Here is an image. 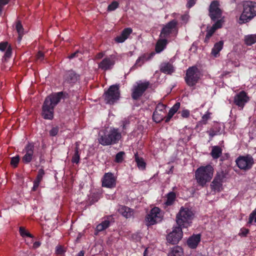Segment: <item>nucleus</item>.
Masks as SVG:
<instances>
[{
  "mask_svg": "<svg viewBox=\"0 0 256 256\" xmlns=\"http://www.w3.org/2000/svg\"><path fill=\"white\" fill-rule=\"evenodd\" d=\"M122 138L121 133L118 128H110L109 130H100L98 135V142L100 144L106 146L116 144Z\"/></svg>",
  "mask_w": 256,
  "mask_h": 256,
  "instance_id": "nucleus-1",
  "label": "nucleus"
},
{
  "mask_svg": "<svg viewBox=\"0 0 256 256\" xmlns=\"http://www.w3.org/2000/svg\"><path fill=\"white\" fill-rule=\"evenodd\" d=\"M242 7V12L238 20L240 24L247 23L256 16V2L244 1L243 2Z\"/></svg>",
  "mask_w": 256,
  "mask_h": 256,
  "instance_id": "nucleus-2",
  "label": "nucleus"
},
{
  "mask_svg": "<svg viewBox=\"0 0 256 256\" xmlns=\"http://www.w3.org/2000/svg\"><path fill=\"white\" fill-rule=\"evenodd\" d=\"M194 214L191 209L182 206L176 215V220L178 227L187 228L191 225Z\"/></svg>",
  "mask_w": 256,
  "mask_h": 256,
  "instance_id": "nucleus-3",
  "label": "nucleus"
},
{
  "mask_svg": "<svg viewBox=\"0 0 256 256\" xmlns=\"http://www.w3.org/2000/svg\"><path fill=\"white\" fill-rule=\"evenodd\" d=\"M214 170L210 164L201 166L195 172L196 179L199 185L204 186L210 182L214 174Z\"/></svg>",
  "mask_w": 256,
  "mask_h": 256,
  "instance_id": "nucleus-4",
  "label": "nucleus"
},
{
  "mask_svg": "<svg viewBox=\"0 0 256 256\" xmlns=\"http://www.w3.org/2000/svg\"><path fill=\"white\" fill-rule=\"evenodd\" d=\"M120 94L119 84H113L104 92L103 97L106 104H113L120 99Z\"/></svg>",
  "mask_w": 256,
  "mask_h": 256,
  "instance_id": "nucleus-5",
  "label": "nucleus"
},
{
  "mask_svg": "<svg viewBox=\"0 0 256 256\" xmlns=\"http://www.w3.org/2000/svg\"><path fill=\"white\" fill-rule=\"evenodd\" d=\"M200 72L196 66H192L186 70L184 80L189 86H194L200 78Z\"/></svg>",
  "mask_w": 256,
  "mask_h": 256,
  "instance_id": "nucleus-6",
  "label": "nucleus"
},
{
  "mask_svg": "<svg viewBox=\"0 0 256 256\" xmlns=\"http://www.w3.org/2000/svg\"><path fill=\"white\" fill-rule=\"evenodd\" d=\"M236 163L240 170L246 172L252 168L254 162L252 156L247 154L246 156H238L236 160Z\"/></svg>",
  "mask_w": 256,
  "mask_h": 256,
  "instance_id": "nucleus-7",
  "label": "nucleus"
},
{
  "mask_svg": "<svg viewBox=\"0 0 256 256\" xmlns=\"http://www.w3.org/2000/svg\"><path fill=\"white\" fill-rule=\"evenodd\" d=\"M150 85L148 81L144 82H136V84L134 86L131 94L132 98L134 100H138L143 95Z\"/></svg>",
  "mask_w": 256,
  "mask_h": 256,
  "instance_id": "nucleus-8",
  "label": "nucleus"
},
{
  "mask_svg": "<svg viewBox=\"0 0 256 256\" xmlns=\"http://www.w3.org/2000/svg\"><path fill=\"white\" fill-rule=\"evenodd\" d=\"M162 216L160 208L158 207H154L152 208L150 213L146 217V222L147 225H154L156 223L162 221Z\"/></svg>",
  "mask_w": 256,
  "mask_h": 256,
  "instance_id": "nucleus-9",
  "label": "nucleus"
},
{
  "mask_svg": "<svg viewBox=\"0 0 256 256\" xmlns=\"http://www.w3.org/2000/svg\"><path fill=\"white\" fill-rule=\"evenodd\" d=\"M219 2L217 0L212 1L208 8V16L213 22L222 18V10L220 8Z\"/></svg>",
  "mask_w": 256,
  "mask_h": 256,
  "instance_id": "nucleus-10",
  "label": "nucleus"
},
{
  "mask_svg": "<svg viewBox=\"0 0 256 256\" xmlns=\"http://www.w3.org/2000/svg\"><path fill=\"white\" fill-rule=\"evenodd\" d=\"M80 76L72 70L66 71L63 76V86H66L67 85L73 86L79 79Z\"/></svg>",
  "mask_w": 256,
  "mask_h": 256,
  "instance_id": "nucleus-11",
  "label": "nucleus"
},
{
  "mask_svg": "<svg viewBox=\"0 0 256 256\" xmlns=\"http://www.w3.org/2000/svg\"><path fill=\"white\" fill-rule=\"evenodd\" d=\"M181 227H176L166 236L168 242L172 244H177L182 237Z\"/></svg>",
  "mask_w": 256,
  "mask_h": 256,
  "instance_id": "nucleus-12",
  "label": "nucleus"
},
{
  "mask_svg": "<svg viewBox=\"0 0 256 256\" xmlns=\"http://www.w3.org/2000/svg\"><path fill=\"white\" fill-rule=\"evenodd\" d=\"M66 94H67L64 92H55L48 96L44 100L48 101L50 105L55 108L62 99L64 98Z\"/></svg>",
  "mask_w": 256,
  "mask_h": 256,
  "instance_id": "nucleus-13",
  "label": "nucleus"
},
{
  "mask_svg": "<svg viewBox=\"0 0 256 256\" xmlns=\"http://www.w3.org/2000/svg\"><path fill=\"white\" fill-rule=\"evenodd\" d=\"M34 146L32 143L28 142L24 150L25 154L22 159L23 163L27 164L32 162L34 158Z\"/></svg>",
  "mask_w": 256,
  "mask_h": 256,
  "instance_id": "nucleus-14",
  "label": "nucleus"
},
{
  "mask_svg": "<svg viewBox=\"0 0 256 256\" xmlns=\"http://www.w3.org/2000/svg\"><path fill=\"white\" fill-rule=\"evenodd\" d=\"M54 108L48 101H44L42 106V116L45 120H52L54 116Z\"/></svg>",
  "mask_w": 256,
  "mask_h": 256,
  "instance_id": "nucleus-15",
  "label": "nucleus"
},
{
  "mask_svg": "<svg viewBox=\"0 0 256 256\" xmlns=\"http://www.w3.org/2000/svg\"><path fill=\"white\" fill-rule=\"evenodd\" d=\"M248 100L249 98L247 94L244 91H241L234 96V102L240 110H242Z\"/></svg>",
  "mask_w": 256,
  "mask_h": 256,
  "instance_id": "nucleus-16",
  "label": "nucleus"
},
{
  "mask_svg": "<svg viewBox=\"0 0 256 256\" xmlns=\"http://www.w3.org/2000/svg\"><path fill=\"white\" fill-rule=\"evenodd\" d=\"M102 186L107 188H114L116 186V178L112 172L105 173L102 180Z\"/></svg>",
  "mask_w": 256,
  "mask_h": 256,
  "instance_id": "nucleus-17",
  "label": "nucleus"
},
{
  "mask_svg": "<svg viewBox=\"0 0 256 256\" xmlns=\"http://www.w3.org/2000/svg\"><path fill=\"white\" fill-rule=\"evenodd\" d=\"M178 22L173 20L168 22L162 30L160 36L162 38H166L169 36L174 29L176 28Z\"/></svg>",
  "mask_w": 256,
  "mask_h": 256,
  "instance_id": "nucleus-18",
  "label": "nucleus"
},
{
  "mask_svg": "<svg viewBox=\"0 0 256 256\" xmlns=\"http://www.w3.org/2000/svg\"><path fill=\"white\" fill-rule=\"evenodd\" d=\"M115 61L112 56L104 58L98 64V68L106 71L111 70L114 66Z\"/></svg>",
  "mask_w": 256,
  "mask_h": 256,
  "instance_id": "nucleus-19",
  "label": "nucleus"
},
{
  "mask_svg": "<svg viewBox=\"0 0 256 256\" xmlns=\"http://www.w3.org/2000/svg\"><path fill=\"white\" fill-rule=\"evenodd\" d=\"M154 55L155 53L154 52H152L150 54H142L136 60L134 65L133 66V68H136L138 67L141 66L145 62L152 58Z\"/></svg>",
  "mask_w": 256,
  "mask_h": 256,
  "instance_id": "nucleus-20",
  "label": "nucleus"
},
{
  "mask_svg": "<svg viewBox=\"0 0 256 256\" xmlns=\"http://www.w3.org/2000/svg\"><path fill=\"white\" fill-rule=\"evenodd\" d=\"M132 30L130 28H125L122 32L120 36L114 38V40L118 43L124 42L132 33Z\"/></svg>",
  "mask_w": 256,
  "mask_h": 256,
  "instance_id": "nucleus-21",
  "label": "nucleus"
},
{
  "mask_svg": "<svg viewBox=\"0 0 256 256\" xmlns=\"http://www.w3.org/2000/svg\"><path fill=\"white\" fill-rule=\"evenodd\" d=\"M200 234H193L187 240L188 246L191 248H196L200 241Z\"/></svg>",
  "mask_w": 256,
  "mask_h": 256,
  "instance_id": "nucleus-22",
  "label": "nucleus"
},
{
  "mask_svg": "<svg viewBox=\"0 0 256 256\" xmlns=\"http://www.w3.org/2000/svg\"><path fill=\"white\" fill-rule=\"evenodd\" d=\"M44 174L45 172L43 168H42L38 170L36 178L33 182L34 186L32 190V191H36L37 190Z\"/></svg>",
  "mask_w": 256,
  "mask_h": 256,
  "instance_id": "nucleus-23",
  "label": "nucleus"
},
{
  "mask_svg": "<svg viewBox=\"0 0 256 256\" xmlns=\"http://www.w3.org/2000/svg\"><path fill=\"white\" fill-rule=\"evenodd\" d=\"M118 212L126 218H130L134 214L133 210L125 206H120L118 209Z\"/></svg>",
  "mask_w": 256,
  "mask_h": 256,
  "instance_id": "nucleus-24",
  "label": "nucleus"
},
{
  "mask_svg": "<svg viewBox=\"0 0 256 256\" xmlns=\"http://www.w3.org/2000/svg\"><path fill=\"white\" fill-rule=\"evenodd\" d=\"M160 71L166 74H172L174 71V68L172 64L170 62H164L161 64Z\"/></svg>",
  "mask_w": 256,
  "mask_h": 256,
  "instance_id": "nucleus-25",
  "label": "nucleus"
},
{
  "mask_svg": "<svg viewBox=\"0 0 256 256\" xmlns=\"http://www.w3.org/2000/svg\"><path fill=\"white\" fill-rule=\"evenodd\" d=\"M168 41L165 38H160L156 43L155 50L157 53L162 52L166 47Z\"/></svg>",
  "mask_w": 256,
  "mask_h": 256,
  "instance_id": "nucleus-26",
  "label": "nucleus"
},
{
  "mask_svg": "<svg viewBox=\"0 0 256 256\" xmlns=\"http://www.w3.org/2000/svg\"><path fill=\"white\" fill-rule=\"evenodd\" d=\"M134 157L138 169L141 170H145L146 168V162L144 160V159L139 156L138 152L134 154Z\"/></svg>",
  "mask_w": 256,
  "mask_h": 256,
  "instance_id": "nucleus-27",
  "label": "nucleus"
},
{
  "mask_svg": "<svg viewBox=\"0 0 256 256\" xmlns=\"http://www.w3.org/2000/svg\"><path fill=\"white\" fill-rule=\"evenodd\" d=\"M110 226V222L108 220H104L100 224L97 225L95 230L94 234L97 235L99 232H102Z\"/></svg>",
  "mask_w": 256,
  "mask_h": 256,
  "instance_id": "nucleus-28",
  "label": "nucleus"
},
{
  "mask_svg": "<svg viewBox=\"0 0 256 256\" xmlns=\"http://www.w3.org/2000/svg\"><path fill=\"white\" fill-rule=\"evenodd\" d=\"M224 46V42L222 40L216 42L212 50V54L214 57H217L220 52L222 50Z\"/></svg>",
  "mask_w": 256,
  "mask_h": 256,
  "instance_id": "nucleus-29",
  "label": "nucleus"
},
{
  "mask_svg": "<svg viewBox=\"0 0 256 256\" xmlns=\"http://www.w3.org/2000/svg\"><path fill=\"white\" fill-rule=\"evenodd\" d=\"M176 199V194L174 192H168L166 194V200L164 204L167 206H170L174 204Z\"/></svg>",
  "mask_w": 256,
  "mask_h": 256,
  "instance_id": "nucleus-30",
  "label": "nucleus"
},
{
  "mask_svg": "<svg viewBox=\"0 0 256 256\" xmlns=\"http://www.w3.org/2000/svg\"><path fill=\"white\" fill-rule=\"evenodd\" d=\"M244 43L246 46H250L256 42V34H252L245 36L244 38Z\"/></svg>",
  "mask_w": 256,
  "mask_h": 256,
  "instance_id": "nucleus-31",
  "label": "nucleus"
},
{
  "mask_svg": "<svg viewBox=\"0 0 256 256\" xmlns=\"http://www.w3.org/2000/svg\"><path fill=\"white\" fill-rule=\"evenodd\" d=\"M222 154V149L219 146H214L210 154L214 159H218Z\"/></svg>",
  "mask_w": 256,
  "mask_h": 256,
  "instance_id": "nucleus-32",
  "label": "nucleus"
},
{
  "mask_svg": "<svg viewBox=\"0 0 256 256\" xmlns=\"http://www.w3.org/2000/svg\"><path fill=\"white\" fill-rule=\"evenodd\" d=\"M164 112L154 111L152 114V120L156 123H159L164 120Z\"/></svg>",
  "mask_w": 256,
  "mask_h": 256,
  "instance_id": "nucleus-33",
  "label": "nucleus"
},
{
  "mask_svg": "<svg viewBox=\"0 0 256 256\" xmlns=\"http://www.w3.org/2000/svg\"><path fill=\"white\" fill-rule=\"evenodd\" d=\"M80 151L79 148L76 146L74 150V153L72 158V162L76 164L80 163Z\"/></svg>",
  "mask_w": 256,
  "mask_h": 256,
  "instance_id": "nucleus-34",
  "label": "nucleus"
},
{
  "mask_svg": "<svg viewBox=\"0 0 256 256\" xmlns=\"http://www.w3.org/2000/svg\"><path fill=\"white\" fill-rule=\"evenodd\" d=\"M183 254L182 248L178 246L174 248L170 254V256H182Z\"/></svg>",
  "mask_w": 256,
  "mask_h": 256,
  "instance_id": "nucleus-35",
  "label": "nucleus"
},
{
  "mask_svg": "<svg viewBox=\"0 0 256 256\" xmlns=\"http://www.w3.org/2000/svg\"><path fill=\"white\" fill-rule=\"evenodd\" d=\"M222 182H220L218 180L215 181V180H214L210 186L214 191L220 192L222 185Z\"/></svg>",
  "mask_w": 256,
  "mask_h": 256,
  "instance_id": "nucleus-36",
  "label": "nucleus"
},
{
  "mask_svg": "<svg viewBox=\"0 0 256 256\" xmlns=\"http://www.w3.org/2000/svg\"><path fill=\"white\" fill-rule=\"evenodd\" d=\"M16 30L18 34V38L21 40L24 35V28L20 21H18L16 26Z\"/></svg>",
  "mask_w": 256,
  "mask_h": 256,
  "instance_id": "nucleus-37",
  "label": "nucleus"
},
{
  "mask_svg": "<svg viewBox=\"0 0 256 256\" xmlns=\"http://www.w3.org/2000/svg\"><path fill=\"white\" fill-rule=\"evenodd\" d=\"M180 103L179 102H176L172 107L170 110L168 115L172 117L177 112L180 107Z\"/></svg>",
  "mask_w": 256,
  "mask_h": 256,
  "instance_id": "nucleus-38",
  "label": "nucleus"
},
{
  "mask_svg": "<svg viewBox=\"0 0 256 256\" xmlns=\"http://www.w3.org/2000/svg\"><path fill=\"white\" fill-rule=\"evenodd\" d=\"M19 232H20V236L23 238L25 237V236H27V237H29V238H34L33 235L32 234H30L28 230H26L22 226L20 227Z\"/></svg>",
  "mask_w": 256,
  "mask_h": 256,
  "instance_id": "nucleus-39",
  "label": "nucleus"
},
{
  "mask_svg": "<svg viewBox=\"0 0 256 256\" xmlns=\"http://www.w3.org/2000/svg\"><path fill=\"white\" fill-rule=\"evenodd\" d=\"M226 174L224 171L217 172L214 180H215V181L218 180L222 182L224 179L226 178Z\"/></svg>",
  "mask_w": 256,
  "mask_h": 256,
  "instance_id": "nucleus-40",
  "label": "nucleus"
},
{
  "mask_svg": "<svg viewBox=\"0 0 256 256\" xmlns=\"http://www.w3.org/2000/svg\"><path fill=\"white\" fill-rule=\"evenodd\" d=\"M215 22H216L212 26L211 28H212L214 30H216L222 27V24L224 21L222 18H220L216 20Z\"/></svg>",
  "mask_w": 256,
  "mask_h": 256,
  "instance_id": "nucleus-41",
  "label": "nucleus"
},
{
  "mask_svg": "<svg viewBox=\"0 0 256 256\" xmlns=\"http://www.w3.org/2000/svg\"><path fill=\"white\" fill-rule=\"evenodd\" d=\"M124 152H120L116 155L114 162L117 163H121L124 160Z\"/></svg>",
  "mask_w": 256,
  "mask_h": 256,
  "instance_id": "nucleus-42",
  "label": "nucleus"
},
{
  "mask_svg": "<svg viewBox=\"0 0 256 256\" xmlns=\"http://www.w3.org/2000/svg\"><path fill=\"white\" fill-rule=\"evenodd\" d=\"M20 156L17 155L15 156L12 157L10 160V164L14 168H16L20 162Z\"/></svg>",
  "mask_w": 256,
  "mask_h": 256,
  "instance_id": "nucleus-43",
  "label": "nucleus"
},
{
  "mask_svg": "<svg viewBox=\"0 0 256 256\" xmlns=\"http://www.w3.org/2000/svg\"><path fill=\"white\" fill-rule=\"evenodd\" d=\"M215 31L216 30H214L212 28H210V29H209L207 31V33L206 34V38H205V39H204V42H206V43L208 42L210 40V38L213 35V34H214Z\"/></svg>",
  "mask_w": 256,
  "mask_h": 256,
  "instance_id": "nucleus-44",
  "label": "nucleus"
},
{
  "mask_svg": "<svg viewBox=\"0 0 256 256\" xmlns=\"http://www.w3.org/2000/svg\"><path fill=\"white\" fill-rule=\"evenodd\" d=\"M119 4L116 1L112 2L108 7V11L114 10L116 8H118Z\"/></svg>",
  "mask_w": 256,
  "mask_h": 256,
  "instance_id": "nucleus-45",
  "label": "nucleus"
},
{
  "mask_svg": "<svg viewBox=\"0 0 256 256\" xmlns=\"http://www.w3.org/2000/svg\"><path fill=\"white\" fill-rule=\"evenodd\" d=\"M100 199L99 194H93L90 199V204H92L97 202Z\"/></svg>",
  "mask_w": 256,
  "mask_h": 256,
  "instance_id": "nucleus-46",
  "label": "nucleus"
},
{
  "mask_svg": "<svg viewBox=\"0 0 256 256\" xmlns=\"http://www.w3.org/2000/svg\"><path fill=\"white\" fill-rule=\"evenodd\" d=\"M166 106L162 103H158L156 108L154 111L164 112Z\"/></svg>",
  "mask_w": 256,
  "mask_h": 256,
  "instance_id": "nucleus-47",
  "label": "nucleus"
},
{
  "mask_svg": "<svg viewBox=\"0 0 256 256\" xmlns=\"http://www.w3.org/2000/svg\"><path fill=\"white\" fill-rule=\"evenodd\" d=\"M58 131L59 128L58 126L53 127L49 132L50 136H55L58 134Z\"/></svg>",
  "mask_w": 256,
  "mask_h": 256,
  "instance_id": "nucleus-48",
  "label": "nucleus"
},
{
  "mask_svg": "<svg viewBox=\"0 0 256 256\" xmlns=\"http://www.w3.org/2000/svg\"><path fill=\"white\" fill-rule=\"evenodd\" d=\"M12 54V48L10 46H9L6 50V52L4 54V58L6 60L9 58Z\"/></svg>",
  "mask_w": 256,
  "mask_h": 256,
  "instance_id": "nucleus-49",
  "label": "nucleus"
},
{
  "mask_svg": "<svg viewBox=\"0 0 256 256\" xmlns=\"http://www.w3.org/2000/svg\"><path fill=\"white\" fill-rule=\"evenodd\" d=\"M210 113L208 112L202 116L201 122L202 124H207L208 120L210 118Z\"/></svg>",
  "mask_w": 256,
  "mask_h": 256,
  "instance_id": "nucleus-50",
  "label": "nucleus"
},
{
  "mask_svg": "<svg viewBox=\"0 0 256 256\" xmlns=\"http://www.w3.org/2000/svg\"><path fill=\"white\" fill-rule=\"evenodd\" d=\"M10 0H0V16H2L4 6L6 5Z\"/></svg>",
  "mask_w": 256,
  "mask_h": 256,
  "instance_id": "nucleus-51",
  "label": "nucleus"
},
{
  "mask_svg": "<svg viewBox=\"0 0 256 256\" xmlns=\"http://www.w3.org/2000/svg\"><path fill=\"white\" fill-rule=\"evenodd\" d=\"M249 232L250 230L248 228H242L240 230L239 235L241 236L246 237Z\"/></svg>",
  "mask_w": 256,
  "mask_h": 256,
  "instance_id": "nucleus-52",
  "label": "nucleus"
},
{
  "mask_svg": "<svg viewBox=\"0 0 256 256\" xmlns=\"http://www.w3.org/2000/svg\"><path fill=\"white\" fill-rule=\"evenodd\" d=\"M44 58V54L41 52L39 51L37 53L36 55V59L37 60H39L40 62H42Z\"/></svg>",
  "mask_w": 256,
  "mask_h": 256,
  "instance_id": "nucleus-53",
  "label": "nucleus"
},
{
  "mask_svg": "<svg viewBox=\"0 0 256 256\" xmlns=\"http://www.w3.org/2000/svg\"><path fill=\"white\" fill-rule=\"evenodd\" d=\"M178 113H180L181 116L184 118H188L190 115V110H184Z\"/></svg>",
  "mask_w": 256,
  "mask_h": 256,
  "instance_id": "nucleus-54",
  "label": "nucleus"
},
{
  "mask_svg": "<svg viewBox=\"0 0 256 256\" xmlns=\"http://www.w3.org/2000/svg\"><path fill=\"white\" fill-rule=\"evenodd\" d=\"M122 128L123 130H126L127 128V126L130 124V120L128 119H124L122 121Z\"/></svg>",
  "mask_w": 256,
  "mask_h": 256,
  "instance_id": "nucleus-55",
  "label": "nucleus"
},
{
  "mask_svg": "<svg viewBox=\"0 0 256 256\" xmlns=\"http://www.w3.org/2000/svg\"><path fill=\"white\" fill-rule=\"evenodd\" d=\"M8 42H2L0 43V50L4 51L8 48Z\"/></svg>",
  "mask_w": 256,
  "mask_h": 256,
  "instance_id": "nucleus-56",
  "label": "nucleus"
},
{
  "mask_svg": "<svg viewBox=\"0 0 256 256\" xmlns=\"http://www.w3.org/2000/svg\"><path fill=\"white\" fill-rule=\"evenodd\" d=\"M196 0H188L186 4V7L188 8L192 7L196 3Z\"/></svg>",
  "mask_w": 256,
  "mask_h": 256,
  "instance_id": "nucleus-57",
  "label": "nucleus"
},
{
  "mask_svg": "<svg viewBox=\"0 0 256 256\" xmlns=\"http://www.w3.org/2000/svg\"><path fill=\"white\" fill-rule=\"evenodd\" d=\"M105 54L104 52H98V53L94 56V60H100L101 58H102L104 56Z\"/></svg>",
  "mask_w": 256,
  "mask_h": 256,
  "instance_id": "nucleus-58",
  "label": "nucleus"
},
{
  "mask_svg": "<svg viewBox=\"0 0 256 256\" xmlns=\"http://www.w3.org/2000/svg\"><path fill=\"white\" fill-rule=\"evenodd\" d=\"M218 132H219V131H216V130H214L213 128H212V129H210V130L208 131V132L209 135H210L211 137H213V136H216V135L218 134Z\"/></svg>",
  "mask_w": 256,
  "mask_h": 256,
  "instance_id": "nucleus-59",
  "label": "nucleus"
},
{
  "mask_svg": "<svg viewBox=\"0 0 256 256\" xmlns=\"http://www.w3.org/2000/svg\"><path fill=\"white\" fill-rule=\"evenodd\" d=\"M252 216V212L250 214L249 218H248V224H252V222L254 221L255 222H256V215L254 216H252V219L250 220V218Z\"/></svg>",
  "mask_w": 256,
  "mask_h": 256,
  "instance_id": "nucleus-60",
  "label": "nucleus"
},
{
  "mask_svg": "<svg viewBox=\"0 0 256 256\" xmlns=\"http://www.w3.org/2000/svg\"><path fill=\"white\" fill-rule=\"evenodd\" d=\"M40 245H41V242L39 241H36L34 243L32 248L34 249H36V248H39L40 246Z\"/></svg>",
  "mask_w": 256,
  "mask_h": 256,
  "instance_id": "nucleus-61",
  "label": "nucleus"
},
{
  "mask_svg": "<svg viewBox=\"0 0 256 256\" xmlns=\"http://www.w3.org/2000/svg\"><path fill=\"white\" fill-rule=\"evenodd\" d=\"M78 51H76L75 52H73L72 54H71L68 56V58H70V59H72L74 58H76L78 56Z\"/></svg>",
  "mask_w": 256,
  "mask_h": 256,
  "instance_id": "nucleus-62",
  "label": "nucleus"
},
{
  "mask_svg": "<svg viewBox=\"0 0 256 256\" xmlns=\"http://www.w3.org/2000/svg\"><path fill=\"white\" fill-rule=\"evenodd\" d=\"M172 117L170 116L167 115L166 117L164 116V121L166 122H170Z\"/></svg>",
  "mask_w": 256,
  "mask_h": 256,
  "instance_id": "nucleus-63",
  "label": "nucleus"
},
{
  "mask_svg": "<svg viewBox=\"0 0 256 256\" xmlns=\"http://www.w3.org/2000/svg\"><path fill=\"white\" fill-rule=\"evenodd\" d=\"M84 250L80 251L76 256H84Z\"/></svg>",
  "mask_w": 256,
  "mask_h": 256,
  "instance_id": "nucleus-64",
  "label": "nucleus"
}]
</instances>
